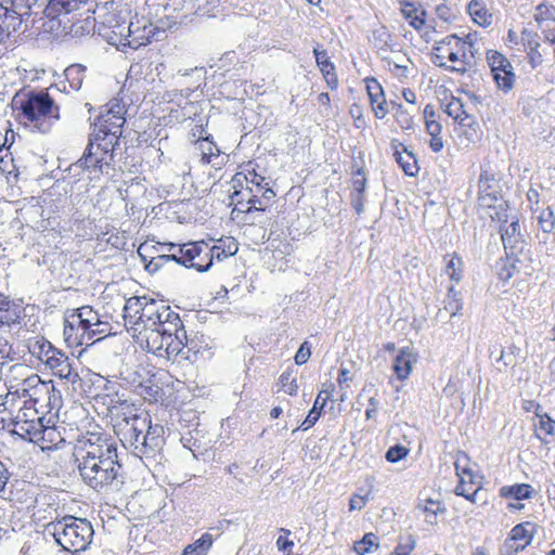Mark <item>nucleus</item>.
Segmentation results:
<instances>
[{"mask_svg": "<svg viewBox=\"0 0 555 555\" xmlns=\"http://www.w3.org/2000/svg\"><path fill=\"white\" fill-rule=\"evenodd\" d=\"M280 384L282 390L289 396H295L298 391L297 382L288 372H284L280 376Z\"/></svg>", "mask_w": 555, "mask_h": 555, "instance_id": "56", "label": "nucleus"}, {"mask_svg": "<svg viewBox=\"0 0 555 555\" xmlns=\"http://www.w3.org/2000/svg\"><path fill=\"white\" fill-rule=\"evenodd\" d=\"M396 120L399 124V126L404 130L413 128L414 121L412 116L406 111L402 109L401 105H399L398 111L396 113Z\"/></svg>", "mask_w": 555, "mask_h": 555, "instance_id": "64", "label": "nucleus"}, {"mask_svg": "<svg viewBox=\"0 0 555 555\" xmlns=\"http://www.w3.org/2000/svg\"><path fill=\"white\" fill-rule=\"evenodd\" d=\"M366 481H367L369 490L363 494L354 493L351 495V498L349 500V512L361 511L364 508V506L369 502L373 487H374L373 486L374 478L369 477V478H366Z\"/></svg>", "mask_w": 555, "mask_h": 555, "instance_id": "45", "label": "nucleus"}, {"mask_svg": "<svg viewBox=\"0 0 555 555\" xmlns=\"http://www.w3.org/2000/svg\"><path fill=\"white\" fill-rule=\"evenodd\" d=\"M436 112L431 105L424 108L425 127L430 135L429 146L433 152L438 153L443 149V140L441 137L442 126L436 118Z\"/></svg>", "mask_w": 555, "mask_h": 555, "instance_id": "19", "label": "nucleus"}, {"mask_svg": "<svg viewBox=\"0 0 555 555\" xmlns=\"http://www.w3.org/2000/svg\"><path fill=\"white\" fill-rule=\"evenodd\" d=\"M114 149L112 141H95L91 137L82 157L78 160V165L94 175L103 173L109 168Z\"/></svg>", "mask_w": 555, "mask_h": 555, "instance_id": "12", "label": "nucleus"}, {"mask_svg": "<svg viewBox=\"0 0 555 555\" xmlns=\"http://www.w3.org/2000/svg\"><path fill=\"white\" fill-rule=\"evenodd\" d=\"M366 91L375 117L383 119L388 113L383 87L375 78H367Z\"/></svg>", "mask_w": 555, "mask_h": 555, "instance_id": "20", "label": "nucleus"}, {"mask_svg": "<svg viewBox=\"0 0 555 555\" xmlns=\"http://www.w3.org/2000/svg\"><path fill=\"white\" fill-rule=\"evenodd\" d=\"M539 224L543 232L551 233L555 229V216L553 210L547 207L541 211L538 217Z\"/></svg>", "mask_w": 555, "mask_h": 555, "instance_id": "53", "label": "nucleus"}, {"mask_svg": "<svg viewBox=\"0 0 555 555\" xmlns=\"http://www.w3.org/2000/svg\"><path fill=\"white\" fill-rule=\"evenodd\" d=\"M43 390L39 391V395H31V397L27 400L33 406L39 405L41 409H47V395H49L52 390L51 382L42 380Z\"/></svg>", "mask_w": 555, "mask_h": 555, "instance_id": "54", "label": "nucleus"}, {"mask_svg": "<svg viewBox=\"0 0 555 555\" xmlns=\"http://www.w3.org/2000/svg\"><path fill=\"white\" fill-rule=\"evenodd\" d=\"M313 53H314V56H315V62L327 83V86L332 89V90H335L338 86V78H337V75L335 73V66L334 64L330 61L328 56H327V53L325 50H319V49H314L313 50Z\"/></svg>", "mask_w": 555, "mask_h": 555, "instance_id": "26", "label": "nucleus"}, {"mask_svg": "<svg viewBox=\"0 0 555 555\" xmlns=\"http://www.w3.org/2000/svg\"><path fill=\"white\" fill-rule=\"evenodd\" d=\"M487 61L492 74L503 72L513 67L508 60L498 51H488Z\"/></svg>", "mask_w": 555, "mask_h": 555, "instance_id": "46", "label": "nucleus"}, {"mask_svg": "<svg viewBox=\"0 0 555 555\" xmlns=\"http://www.w3.org/2000/svg\"><path fill=\"white\" fill-rule=\"evenodd\" d=\"M245 179L247 183L251 184V186H248L249 193L262 191V185L266 183L264 177L256 173L255 171H250L247 176H245Z\"/></svg>", "mask_w": 555, "mask_h": 555, "instance_id": "62", "label": "nucleus"}, {"mask_svg": "<svg viewBox=\"0 0 555 555\" xmlns=\"http://www.w3.org/2000/svg\"><path fill=\"white\" fill-rule=\"evenodd\" d=\"M44 532L66 552L79 553L90 545L94 531L90 521L73 516L49 522Z\"/></svg>", "mask_w": 555, "mask_h": 555, "instance_id": "5", "label": "nucleus"}, {"mask_svg": "<svg viewBox=\"0 0 555 555\" xmlns=\"http://www.w3.org/2000/svg\"><path fill=\"white\" fill-rule=\"evenodd\" d=\"M89 0H50L44 13L50 18H56L62 14H69L79 10Z\"/></svg>", "mask_w": 555, "mask_h": 555, "instance_id": "25", "label": "nucleus"}, {"mask_svg": "<svg viewBox=\"0 0 555 555\" xmlns=\"http://www.w3.org/2000/svg\"><path fill=\"white\" fill-rule=\"evenodd\" d=\"M155 30L156 27L149 18L135 14L128 22L127 48L137 50L142 46H146L155 35Z\"/></svg>", "mask_w": 555, "mask_h": 555, "instance_id": "16", "label": "nucleus"}, {"mask_svg": "<svg viewBox=\"0 0 555 555\" xmlns=\"http://www.w3.org/2000/svg\"><path fill=\"white\" fill-rule=\"evenodd\" d=\"M270 205V202H266L260 198L258 194L251 193L247 198V207L246 209H242L245 212H251L253 210L264 211L267 207Z\"/></svg>", "mask_w": 555, "mask_h": 555, "instance_id": "57", "label": "nucleus"}, {"mask_svg": "<svg viewBox=\"0 0 555 555\" xmlns=\"http://www.w3.org/2000/svg\"><path fill=\"white\" fill-rule=\"evenodd\" d=\"M417 509L424 514L425 521L429 525H436L438 515L446 512V508L440 501L431 499L420 501Z\"/></svg>", "mask_w": 555, "mask_h": 555, "instance_id": "34", "label": "nucleus"}, {"mask_svg": "<svg viewBox=\"0 0 555 555\" xmlns=\"http://www.w3.org/2000/svg\"><path fill=\"white\" fill-rule=\"evenodd\" d=\"M531 487L526 483L514 485L508 488L504 487L501 489V493L504 496H512L516 500H522L530 496Z\"/></svg>", "mask_w": 555, "mask_h": 555, "instance_id": "50", "label": "nucleus"}, {"mask_svg": "<svg viewBox=\"0 0 555 555\" xmlns=\"http://www.w3.org/2000/svg\"><path fill=\"white\" fill-rule=\"evenodd\" d=\"M443 309L450 313L451 317L462 314L463 299L461 293L457 292L453 286L448 288L446 298L443 300Z\"/></svg>", "mask_w": 555, "mask_h": 555, "instance_id": "39", "label": "nucleus"}, {"mask_svg": "<svg viewBox=\"0 0 555 555\" xmlns=\"http://www.w3.org/2000/svg\"><path fill=\"white\" fill-rule=\"evenodd\" d=\"M408 454H409L408 448L400 446V444H396L388 449L385 457L390 463H397L400 460L404 459Z\"/></svg>", "mask_w": 555, "mask_h": 555, "instance_id": "59", "label": "nucleus"}, {"mask_svg": "<svg viewBox=\"0 0 555 555\" xmlns=\"http://www.w3.org/2000/svg\"><path fill=\"white\" fill-rule=\"evenodd\" d=\"M27 347L29 352L39 359L42 363H46V357H50V354L53 353L55 349V347L43 337H35L29 339Z\"/></svg>", "mask_w": 555, "mask_h": 555, "instance_id": "36", "label": "nucleus"}, {"mask_svg": "<svg viewBox=\"0 0 555 555\" xmlns=\"http://www.w3.org/2000/svg\"><path fill=\"white\" fill-rule=\"evenodd\" d=\"M22 314V307L0 293V327L20 323Z\"/></svg>", "mask_w": 555, "mask_h": 555, "instance_id": "24", "label": "nucleus"}, {"mask_svg": "<svg viewBox=\"0 0 555 555\" xmlns=\"http://www.w3.org/2000/svg\"><path fill=\"white\" fill-rule=\"evenodd\" d=\"M98 33L109 44L115 46L118 50L126 51L128 22L116 12L108 11L101 16Z\"/></svg>", "mask_w": 555, "mask_h": 555, "instance_id": "13", "label": "nucleus"}, {"mask_svg": "<svg viewBox=\"0 0 555 555\" xmlns=\"http://www.w3.org/2000/svg\"><path fill=\"white\" fill-rule=\"evenodd\" d=\"M62 404V396L61 391L55 389L52 385V390L49 395H47V412H52L53 410H59Z\"/></svg>", "mask_w": 555, "mask_h": 555, "instance_id": "63", "label": "nucleus"}, {"mask_svg": "<svg viewBox=\"0 0 555 555\" xmlns=\"http://www.w3.org/2000/svg\"><path fill=\"white\" fill-rule=\"evenodd\" d=\"M378 547V538L373 533H365L362 540L353 544V551L358 555H366Z\"/></svg>", "mask_w": 555, "mask_h": 555, "instance_id": "44", "label": "nucleus"}, {"mask_svg": "<svg viewBox=\"0 0 555 555\" xmlns=\"http://www.w3.org/2000/svg\"><path fill=\"white\" fill-rule=\"evenodd\" d=\"M391 147L393 150V157L404 173L410 177H414L418 171L414 154L409 152L402 143L396 140L391 142Z\"/></svg>", "mask_w": 555, "mask_h": 555, "instance_id": "22", "label": "nucleus"}, {"mask_svg": "<svg viewBox=\"0 0 555 555\" xmlns=\"http://www.w3.org/2000/svg\"><path fill=\"white\" fill-rule=\"evenodd\" d=\"M115 433L122 444L138 457H153L164 444V427L152 424L145 411L127 408L116 414Z\"/></svg>", "mask_w": 555, "mask_h": 555, "instance_id": "3", "label": "nucleus"}, {"mask_svg": "<svg viewBox=\"0 0 555 555\" xmlns=\"http://www.w3.org/2000/svg\"><path fill=\"white\" fill-rule=\"evenodd\" d=\"M416 362L417 356L410 348L400 349L393 362V372L397 378L400 380L406 379Z\"/></svg>", "mask_w": 555, "mask_h": 555, "instance_id": "23", "label": "nucleus"}, {"mask_svg": "<svg viewBox=\"0 0 555 555\" xmlns=\"http://www.w3.org/2000/svg\"><path fill=\"white\" fill-rule=\"evenodd\" d=\"M533 538V525L531 522H524L516 525L512 531L509 539L529 545Z\"/></svg>", "mask_w": 555, "mask_h": 555, "instance_id": "43", "label": "nucleus"}, {"mask_svg": "<svg viewBox=\"0 0 555 555\" xmlns=\"http://www.w3.org/2000/svg\"><path fill=\"white\" fill-rule=\"evenodd\" d=\"M74 455L82 481L98 493H112L124 485L117 446L107 434L87 431L79 436Z\"/></svg>", "mask_w": 555, "mask_h": 555, "instance_id": "2", "label": "nucleus"}, {"mask_svg": "<svg viewBox=\"0 0 555 555\" xmlns=\"http://www.w3.org/2000/svg\"><path fill=\"white\" fill-rule=\"evenodd\" d=\"M94 310L90 306H82L68 312L64 320L63 336L68 347L91 346L90 325Z\"/></svg>", "mask_w": 555, "mask_h": 555, "instance_id": "10", "label": "nucleus"}, {"mask_svg": "<svg viewBox=\"0 0 555 555\" xmlns=\"http://www.w3.org/2000/svg\"><path fill=\"white\" fill-rule=\"evenodd\" d=\"M13 108L18 111V118L27 127L39 132H48L60 118L59 107L48 93H29L13 100Z\"/></svg>", "mask_w": 555, "mask_h": 555, "instance_id": "4", "label": "nucleus"}, {"mask_svg": "<svg viewBox=\"0 0 555 555\" xmlns=\"http://www.w3.org/2000/svg\"><path fill=\"white\" fill-rule=\"evenodd\" d=\"M520 356L521 349L515 344H511L509 346L501 350L499 358L495 360L498 369L500 371H503L506 370L507 367L516 366Z\"/></svg>", "mask_w": 555, "mask_h": 555, "instance_id": "35", "label": "nucleus"}, {"mask_svg": "<svg viewBox=\"0 0 555 555\" xmlns=\"http://www.w3.org/2000/svg\"><path fill=\"white\" fill-rule=\"evenodd\" d=\"M478 210L493 221L507 222V204L501 196L495 175L481 168L478 180Z\"/></svg>", "mask_w": 555, "mask_h": 555, "instance_id": "7", "label": "nucleus"}, {"mask_svg": "<svg viewBox=\"0 0 555 555\" xmlns=\"http://www.w3.org/2000/svg\"><path fill=\"white\" fill-rule=\"evenodd\" d=\"M467 46L456 35H449L438 41L434 49V63L451 72L464 74L467 70Z\"/></svg>", "mask_w": 555, "mask_h": 555, "instance_id": "9", "label": "nucleus"}, {"mask_svg": "<svg viewBox=\"0 0 555 555\" xmlns=\"http://www.w3.org/2000/svg\"><path fill=\"white\" fill-rule=\"evenodd\" d=\"M444 274L449 276L451 281L459 283L463 278V261L462 258L456 254L448 255Z\"/></svg>", "mask_w": 555, "mask_h": 555, "instance_id": "41", "label": "nucleus"}, {"mask_svg": "<svg viewBox=\"0 0 555 555\" xmlns=\"http://www.w3.org/2000/svg\"><path fill=\"white\" fill-rule=\"evenodd\" d=\"M44 364L61 379H66L72 384H75L78 379V374L74 372L69 358L56 348L50 357H46Z\"/></svg>", "mask_w": 555, "mask_h": 555, "instance_id": "18", "label": "nucleus"}, {"mask_svg": "<svg viewBox=\"0 0 555 555\" xmlns=\"http://www.w3.org/2000/svg\"><path fill=\"white\" fill-rule=\"evenodd\" d=\"M125 326L135 343L147 352L171 360L188 349L186 331L177 312L163 300L133 296L124 305Z\"/></svg>", "mask_w": 555, "mask_h": 555, "instance_id": "1", "label": "nucleus"}, {"mask_svg": "<svg viewBox=\"0 0 555 555\" xmlns=\"http://www.w3.org/2000/svg\"><path fill=\"white\" fill-rule=\"evenodd\" d=\"M459 483L455 487V494L462 495L470 502L476 501V495L481 488L478 477L469 467V460L465 453H460L454 462Z\"/></svg>", "mask_w": 555, "mask_h": 555, "instance_id": "14", "label": "nucleus"}, {"mask_svg": "<svg viewBox=\"0 0 555 555\" xmlns=\"http://www.w3.org/2000/svg\"><path fill=\"white\" fill-rule=\"evenodd\" d=\"M12 354V345L4 337H0V366L11 362L13 360Z\"/></svg>", "mask_w": 555, "mask_h": 555, "instance_id": "61", "label": "nucleus"}, {"mask_svg": "<svg viewBox=\"0 0 555 555\" xmlns=\"http://www.w3.org/2000/svg\"><path fill=\"white\" fill-rule=\"evenodd\" d=\"M214 543L212 534L205 532L194 541L184 547L182 555H207Z\"/></svg>", "mask_w": 555, "mask_h": 555, "instance_id": "38", "label": "nucleus"}, {"mask_svg": "<svg viewBox=\"0 0 555 555\" xmlns=\"http://www.w3.org/2000/svg\"><path fill=\"white\" fill-rule=\"evenodd\" d=\"M547 13L550 10L546 7L539 5L534 15L541 36L531 30L522 31L524 46L532 67L541 65L548 56L555 59V18L546 16Z\"/></svg>", "mask_w": 555, "mask_h": 555, "instance_id": "6", "label": "nucleus"}, {"mask_svg": "<svg viewBox=\"0 0 555 555\" xmlns=\"http://www.w3.org/2000/svg\"><path fill=\"white\" fill-rule=\"evenodd\" d=\"M5 387H9V395L12 397L14 405L17 399L28 400L31 395H39L38 392L44 389L40 376L31 373L29 367L24 364H14L10 367Z\"/></svg>", "mask_w": 555, "mask_h": 555, "instance_id": "11", "label": "nucleus"}, {"mask_svg": "<svg viewBox=\"0 0 555 555\" xmlns=\"http://www.w3.org/2000/svg\"><path fill=\"white\" fill-rule=\"evenodd\" d=\"M202 247L198 256H195V260L191 263V268L198 272H206L212 266V256L209 250V245L204 241H201Z\"/></svg>", "mask_w": 555, "mask_h": 555, "instance_id": "42", "label": "nucleus"}, {"mask_svg": "<svg viewBox=\"0 0 555 555\" xmlns=\"http://www.w3.org/2000/svg\"><path fill=\"white\" fill-rule=\"evenodd\" d=\"M125 114V105L119 100L108 102L95 119L91 137L95 141H112L116 146L126 122Z\"/></svg>", "mask_w": 555, "mask_h": 555, "instance_id": "8", "label": "nucleus"}, {"mask_svg": "<svg viewBox=\"0 0 555 555\" xmlns=\"http://www.w3.org/2000/svg\"><path fill=\"white\" fill-rule=\"evenodd\" d=\"M389 69L398 77H406L408 63L410 62L404 55L397 54L393 57L385 59Z\"/></svg>", "mask_w": 555, "mask_h": 555, "instance_id": "48", "label": "nucleus"}, {"mask_svg": "<svg viewBox=\"0 0 555 555\" xmlns=\"http://www.w3.org/2000/svg\"><path fill=\"white\" fill-rule=\"evenodd\" d=\"M23 20L12 12L8 5L0 3V41L4 36L9 37L12 33L18 30Z\"/></svg>", "mask_w": 555, "mask_h": 555, "instance_id": "27", "label": "nucleus"}, {"mask_svg": "<svg viewBox=\"0 0 555 555\" xmlns=\"http://www.w3.org/2000/svg\"><path fill=\"white\" fill-rule=\"evenodd\" d=\"M197 147L202 153V162L203 163H210L212 157L219 155V149L218 146L210 141L208 138H204L197 141Z\"/></svg>", "mask_w": 555, "mask_h": 555, "instance_id": "49", "label": "nucleus"}, {"mask_svg": "<svg viewBox=\"0 0 555 555\" xmlns=\"http://www.w3.org/2000/svg\"><path fill=\"white\" fill-rule=\"evenodd\" d=\"M444 112L461 127H468L473 131L472 139L478 138V122L467 113L461 99L452 96L444 104Z\"/></svg>", "mask_w": 555, "mask_h": 555, "instance_id": "17", "label": "nucleus"}, {"mask_svg": "<svg viewBox=\"0 0 555 555\" xmlns=\"http://www.w3.org/2000/svg\"><path fill=\"white\" fill-rule=\"evenodd\" d=\"M91 322L92 325H90V333L92 345L112 333V326L109 325V323L107 321L102 320L100 314L95 310Z\"/></svg>", "mask_w": 555, "mask_h": 555, "instance_id": "40", "label": "nucleus"}, {"mask_svg": "<svg viewBox=\"0 0 555 555\" xmlns=\"http://www.w3.org/2000/svg\"><path fill=\"white\" fill-rule=\"evenodd\" d=\"M191 93H192V91L190 89H186V96H182V99H181L184 102V106H182L181 111L175 109V107H170V115L177 121H184L188 119H193L198 115V112H199L198 102L191 101L189 99Z\"/></svg>", "mask_w": 555, "mask_h": 555, "instance_id": "33", "label": "nucleus"}, {"mask_svg": "<svg viewBox=\"0 0 555 555\" xmlns=\"http://www.w3.org/2000/svg\"><path fill=\"white\" fill-rule=\"evenodd\" d=\"M528 545L513 539H507L500 548V555H517V553L524 551Z\"/></svg>", "mask_w": 555, "mask_h": 555, "instance_id": "58", "label": "nucleus"}, {"mask_svg": "<svg viewBox=\"0 0 555 555\" xmlns=\"http://www.w3.org/2000/svg\"><path fill=\"white\" fill-rule=\"evenodd\" d=\"M202 243L198 242H189L182 245H177L175 243H165V250H178L181 255H179V259H181V264L188 268H191V263L195 260V256H198L201 251Z\"/></svg>", "mask_w": 555, "mask_h": 555, "instance_id": "28", "label": "nucleus"}, {"mask_svg": "<svg viewBox=\"0 0 555 555\" xmlns=\"http://www.w3.org/2000/svg\"><path fill=\"white\" fill-rule=\"evenodd\" d=\"M492 76L500 90L508 92L513 89L516 78L513 67L503 72L494 73Z\"/></svg>", "mask_w": 555, "mask_h": 555, "instance_id": "47", "label": "nucleus"}, {"mask_svg": "<svg viewBox=\"0 0 555 555\" xmlns=\"http://www.w3.org/2000/svg\"><path fill=\"white\" fill-rule=\"evenodd\" d=\"M30 411H38L37 406H33L27 400H24V405L18 408V411L15 415L12 414L14 425H20L21 422L28 421V415H30Z\"/></svg>", "mask_w": 555, "mask_h": 555, "instance_id": "60", "label": "nucleus"}, {"mask_svg": "<svg viewBox=\"0 0 555 555\" xmlns=\"http://www.w3.org/2000/svg\"><path fill=\"white\" fill-rule=\"evenodd\" d=\"M330 392L325 390L320 391L309 414L307 415L305 421L297 428L294 429V431L298 429L308 430L310 427H312L320 418L321 411L325 406L326 401L330 399Z\"/></svg>", "mask_w": 555, "mask_h": 555, "instance_id": "30", "label": "nucleus"}, {"mask_svg": "<svg viewBox=\"0 0 555 555\" xmlns=\"http://www.w3.org/2000/svg\"><path fill=\"white\" fill-rule=\"evenodd\" d=\"M468 13L473 21L482 27H488L493 22V15L489 12L482 0H472L467 5Z\"/></svg>", "mask_w": 555, "mask_h": 555, "instance_id": "31", "label": "nucleus"}, {"mask_svg": "<svg viewBox=\"0 0 555 555\" xmlns=\"http://www.w3.org/2000/svg\"><path fill=\"white\" fill-rule=\"evenodd\" d=\"M29 413L30 415H28V421L21 422V424L16 426L12 424V410L9 411L8 423H10V426L5 428V431L31 442L42 440L48 428L43 425L42 417L39 415L38 411H30Z\"/></svg>", "mask_w": 555, "mask_h": 555, "instance_id": "15", "label": "nucleus"}, {"mask_svg": "<svg viewBox=\"0 0 555 555\" xmlns=\"http://www.w3.org/2000/svg\"><path fill=\"white\" fill-rule=\"evenodd\" d=\"M86 66L81 64H72L64 70V76L73 91L80 90L86 77Z\"/></svg>", "mask_w": 555, "mask_h": 555, "instance_id": "37", "label": "nucleus"}, {"mask_svg": "<svg viewBox=\"0 0 555 555\" xmlns=\"http://www.w3.org/2000/svg\"><path fill=\"white\" fill-rule=\"evenodd\" d=\"M401 14L414 29L421 30L424 27L426 12L421 5L409 1H401Z\"/></svg>", "mask_w": 555, "mask_h": 555, "instance_id": "29", "label": "nucleus"}, {"mask_svg": "<svg viewBox=\"0 0 555 555\" xmlns=\"http://www.w3.org/2000/svg\"><path fill=\"white\" fill-rule=\"evenodd\" d=\"M209 250L211 253L212 260L215 258L217 260H222V259L228 258L229 256L234 255L237 251V246L234 242H231L227 246V249L221 246L214 245V246H209Z\"/></svg>", "mask_w": 555, "mask_h": 555, "instance_id": "55", "label": "nucleus"}, {"mask_svg": "<svg viewBox=\"0 0 555 555\" xmlns=\"http://www.w3.org/2000/svg\"><path fill=\"white\" fill-rule=\"evenodd\" d=\"M152 249H155L156 253H164L165 250V243H150L144 242L140 244L138 247V255L141 258V261L144 263V267L146 268V262L151 259Z\"/></svg>", "mask_w": 555, "mask_h": 555, "instance_id": "51", "label": "nucleus"}, {"mask_svg": "<svg viewBox=\"0 0 555 555\" xmlns=\"http://www.w3.org/2000/svg\"><path fill=\"white\" fill-rule=\"evenodd\" d=\"M10 7L9 9L18 15L23 21L25 17L30 15V11L33 5L36 3V0H9Z\"/></svg>", "mask_w": 555, "mask_h": 555, "instance_id": "52", "label": "nucleus"}, {"mask_svg": "<svg viewBox=\"0 0 555 555\" xmlns=\"http://www.w3.org/2000/svg\"><path fill=\"white\" fill-rule=\"evenodd\" d=\"M99 24H96L95 17L88 14L83 18L75 21L68 28L67 34L75 38H81L93 34L98 30Z\"/></svg>", "mask_w": 555, "mask_h": 555, "instance_id": "32", "label": "nucleus"}, {"mask_svg": "<svg viewBox=\"0 0 555 555\" xmlns=\"http://www.w3.org/2000/svg\"><path fill=\"white\" fill-rule=\"evenodd\" d=\"M500 232L502 243L506 250L515 254L524 248V240L518 220H512L507 225L501 227Z\"/></svg>", "mask_w": 555, "mask_h": 555, "instance_id": "21", "label": "nucleus"}]
</instances>
